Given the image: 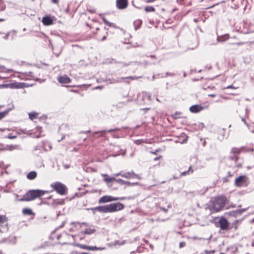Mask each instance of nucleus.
<instances>
[{
    "instance_id": "obj_47",
    "label": "nucleus",
    "mask_w": 254,
    "mask_h": 254,
    "mask_svg": "<svg viewBox=\"0 0 254 254\" xmlns=\"http://www.w3.org/2000/svg\"><path fill=\"white\" fill-rule=\"evenodd\" d=\"M215 250H211V251L205 250L204 251V253H205V254H214L215 253Z\"/></svg>"
},
{
    "instance_id": "obj_9",
    "label": "nucleus",
    "mask_w": 254,
    "mask_h": 254,
    "mask_svg": "<svg viewBox=\"0 0 254 254\" xmlns=\"http://www.w3.org/2000/svg\"><path fill=\"white\" fill-rule=\"evenodd\" d=\"M118 199H119V198H116L115 197H113V196H111L105 195V196L101 197L99 199L98 202L99 203H106V202H110L112 201L118 200Z\"/></svg>"
},
{
    "instance_id": "obj_22",
    "label": "nucleus",
    "mask_w": 254,
    "mask_h": 254,
    "mask_svg": "<svg viewBox=\"0 0 254 254\" xmlns=\"http://www.w3.org/2000/svg\"><path fill=\"white\" fill-rule=\"evenodd\" d=\"M229 38V34H225L221 36H219L217 38V40L219 42H223Z\"/></svg>"
},
{
    "instance_id": "obj_7",
    "label": "nucleus",
    "mask_w": 254,
    "mask_h": 254,
    "mask_svg": "<svg viewBox=\"0 0 254 254\" xmlns=\"http://www.w3.org/2000/svg\"><path fill=\"white\" fill-rule=\"evenodd\" d=\"M208 105H194L190 107V111L193 113H197L204 109H208Z\"/></svg>"
},
{
    "instance_id": "obj_18",
    "label": "nucleus",
    "mask_w": 254,
    "mask_h": 254,
    "mask_svg": "<svg viewBox=\"0 0 254 254\" xmlns=\"http://www.w3.org/2000/svg\"><path fill=\"white\" fill-rule=\"evenodd\" d=\"M58 80L61 83H69L70 82V78L66 75L59 77Z\"/></svg>"
},
{
    "instance_id": "obj_1",
    "label": "nucleus",
    "mask_w": 254,
    "mask_h": 254,
    "mask_svg": "<svg viewBox=\"0 0 254 254\" xmlns=\"http://www.w3.org/2000/svg\"><path fill=\"white\" fill-rule=\"evenodd\" d=\"M124 204L120 202H118L103 206H98L95 207L89 208L88 209L91 210L93 213L95 214L96 211L101 213H109L121 210L124 209Z\"/></svg>"
},
{
    "instance_id": "obj_37",
    "label": "nucleus",
    "mask_w": 254,
    "mask_h": 254,
    "mask_svg": "<svg viewBox=\"0 0 254 254\" xmlns=\"http://www.w3.org/2000/svg\"><path fill=\"white\" fill-rule=\"evenodd\" d=\"M7 218L5 215H0V223H3L7 221Z\"/></svg>"
},
{
    "instance_id": "obj_63",
    "label": "nucleus",
    "mask_w": 254,
    "mask_h": 254,
    "mask_svg": "<svg viewBox=\"0 0 254 254\" xmlns=\"http://www.w3.org/2000/svg\"><path fill=\"white\" fill-rule=\"evenodd\" d=\"M90 132V130H87V131H81V133H89Z\"/></svg>"
},
{
    "instance_id": "obj_64",
    "label": "nucleus",
    "mask_w": 254,
    "mask_h": 254,
    "mask_svg": "<svg viewBox=\"0 0 254 254\" xmlns=\"http://www.w3.org/2000/svg\"><path fill=\"white\" fill-rule=\"evenodd\" d=\"M106 35H105L103 37V38H102V39L101 40V41H104L105 40H106Z\"/></svg>"
},
{
    "instance_id": "obj_45",
    "label": "nucleus",
    "mask_w": 254,
    "mask_h": 254,
    "mask_svg": "<svg viewBox=\"0 0 254 254\" xmlns=\"http://www.w3.org/2000/svg\"><path fill=\"white\" fill-rule=\"evenodd\" d=\"M180 114H181L180 113L176 112L173 115V118L174 119H178V118H180Z\"/></svg>"
},
{
    "instance_id": "obj_32",
    "label": "nucleus",
    "mask_w": 254,
    "mask_h": 254,
    "mask_svg": "<svg viewBox=\"0 0 254 254\" xmlns=\"http://www.w3.org/2000/svg\"><path fill=\"white\" fill-rule=\"evenodd\" d=\"M231 250V254H235L238 251V248L235 246H231L227 248V250Z\"/></svg>"
},
{
    "instance_id": "obj_56",
    "label": "nucleus",
    "mask_w": 254,
    "mask_h": 254,
    "mask_svg": "<svg viewBox=\"0 0 254 254\" xmlns=\"http://www.w3.org/2000/svg\"><path fill=\"white\" fill-rule=\"evenodd\" d=\"M160 209L163 210V211L166 212L168 211V209L164 207H160Z\"/></svg>"
},
{
    "instance_id": "obj_33",
    "label": "nucleus",
    "mask_w": 254,
    "mask_h": 254,
    "mask_svg": "<svg viewBox=\"0 0 254 254\" xmlns=\"http://www.w3.org/2000/svg\"><path fill=\"white\" fill-rule=\"evenodd\" d=\"M75 245L81 249L89 250V246H87L85 245L80 244H76Z\"/></svg>"
},
{
    "instance_id": "obj_16",
    "label": "nucleus",
    "mask_w": 254,
    "mask_h": 254,
    "mask_svg": "<svg viewBox=\"0 0 254 254\" xmlns=\"http://www.w3.org/2000/svg\"><path fill=\"white\" fill-rule=\"evenodd\" d=\"M25 87H28V85L25 83H13L11 84V87L14 88H22Z\"/></svg>"
},
{
    "instance_id": "obj_52",
    "label": "nucleus",
    "mask_w": 254,
    "mask_h": 254,
    "mask_svg": "<svg viewBox=\"0 0 254 254\" xmlns=\"http://www.w3.org/2000/svg\"><path fill=\"white\" fill-rule=\"evenodd\" d=\"M9 35H10V32H8L3 37V38L4 39H8Z\"/></svg>"
},
{
    "instance_id": "obj_36",
    "label": "nucleus",
    "mask_w": 254,
    "mask_h": 254,
    "mask_svg": "<svg viewBox=\"0 0 254 254\" xmlns=\"http://www.w3.org/2000/svg\"><path fill=\"white\" fill-rule=\"evenodd\" d=\"M145 10L147 12H152L155 11V8L153 6H148L145 8Z\"/></svg>"
},
{
    "instance_id": "obj_60",
    "label": "nucleus",
    "mask_w": 254,
    "mask_h": 254,
    "mask_svg": "<svg viewBox=\"0 0 254 254\" xmlns=\"http://www.w3.org/2000/svg\"><path fill=\"white\" fill-rule=\"evenodd\" d=\"M64 167L65 169H68L69 167V165L67 164L64 165Z\"/></svg>"
},
{
    "instance_id": "obj_30",
    "label": "nucleus",
    "mask_w": 254,
    "mask_h": 254,
    "mask_svg": "<svg viewBox=\"0 0 254 254\" xmlns=\"http://www.w3.org/2000/svg\"><path fill=\"white\" fill-rule=\"evenodd\" d=\"M105 249L106 248L103 247H97L96 246H89L90 251H102Z\"/></svg>"
},
{
    "instance_id": "obj_41",
    "label": "nucleus",
    "mask_w": 254,
    "mask_h": 254,
    "mask_svg": "<svg viewBox=\"0 0 254 254\" xmlns=\"http://www.w3.org/2000/svg\"><path fill=\"white\" fill-rule=\"evenodd\" d=\"M143 95H144V96L145 97H146L148 100H149V101L151 100V96L150 93L145 92L143 93Z\"/></svg>"
},
{
    "instance_id": "obj_26",
    "label": "nucleus",
    "mask_w": 254,
    "mask_h": 254,
    "mask_svg": "<svg viewBox=\"0 0 254 254\" xmlns=\"http://www.w3.org/2000/svg\"><path fill=\"white\" fill-rule=\"evenodd\" d=\"M14 106L12 105V108H10L3 112H0V120L4 118L13 108Z\"/></svg>"
},
{
    "instance_id": "obj_51",
    "label": "nucleus",
    "mask_w": 254,
    "mask_h": 254,
    "mask_svg": "<svg viewBox=\"0 0 254 254\" xmlns=\"http://www.w3.org/2000/svg\"><path fill=\"white\" fill-rule=\"evenodd\" d=\"M134 142L136 144L139 145L142 142H143V141L141 139L136 140L134 141Z\"/></svg>"
},
{
    "instance_id": "obj_44",
    "label": "nucleus",
    "mask_w": 254,
    "mask_h": 254,
    "mask_svg": "<svg viewBox=\"0 0 254 254\" xmlns=\"http://www.w3.org/2000/svg\"><path fill=\"white\" fill-rule=\"evenodd\" d=\"M76 224H79L80 226H81V225H87V224L86 223H85V222L77 223V222H72L71 223V225H74L75 226H76Z\"/></svg>"
},
{
    "instance_id": "obj_14",
    "label": "nucleus",
    "mask_w": 254,
    "mask_h": 254,
    "mask_svg": "<svg viewBox=\"0 0 254 254\" xmlns=\"http://www.w3.org/2000/svg\"><path fill=\"white\" fill-rule=\"evenodd\" d=\"M124 77H117V78H110L107 79V81L111 84H115L117 83H120L123 81Z\"/></svg>"
},
{
    "instance_id": "obj_57",
    "label": "nucleus",
    "mask_w": 254,
    "mask_h": 254,
    "mask_svg": "<svg viewBox=\"0 0 254 254\" xmlns=\"http://www.w3.org/2000/svg\"><path fill=\"white\" fill-rule=\"evenodd\" d=\"M10 148L9 149L10 150H12V149H15L16 147V145H11L9 146Z\"/></svg>"
},
{
    "instance_id": "obj_10",
    "label": "nucleus",
    "mask_w": 254,
    "mask_h": 254,
    "mask_svg": "<svg viewBox=\"0 0 254 254\" xmlns=\"http://www.w3.org/2000/svg\"><path fill=\"white\" fill-rule=\"evenodd\" d=\"M219 224L221 229L223 230H226L228 229L229 224L226 218L221 217L219 221Z\"/></svg>"
},
{
    "instance_id": "obj_61",
    "label": "nucleus",
    "mask_w": 254,
    "mask_h": 254,
    "mask_svg": "<svg viewBox=\"0 0 254 254\" xmlns=\"http://www.w3.org/2000/svg\"><path fill=\"white\" fill-rule=\"evenodd\" d=\"M112 136L114 137V138H119V136L118 135H115L114 134H112Z\"/></svg>"
},
{
    "instance_id": "obj_39",
    "label": "nucleus",
    "mask_w": 254,
    "mask_h": 254,
    "mask_svg": "<svg viewBox=\"0 0 254 254\" xmlns=\"http://www.w3.org/2000/svg\"><path fill=\"white\" fill-rule=\"evenodd\" d=\"M5 8V4L3 2V1L1 0H0V11H3Z\"/></svg>"
},
{
    "instance_id": "obj_15",
    "label": "nucleus",
    "mask_w": 254,
    "mask_h": 254,
    "mask_svg": "<svg viewBox=\"0 0 254 254\" xmlns=\"http://www.w3.org/2000/svg\"><path fill=\"white\" fill-rule=\"evenodd\" d=\"M42 22L44 25H50L53 24V21L50 16H47L43 18Z\"/></svg>"
},
{
    "instance_id": "obj_58",
    "label": "nucleus",
    "mask_w": 254,
    "mask_h": 254,
    "mask_svg": "<svg viewBox=\"0 0 254 254\" xmlns=\"http://www.w3.org/2000/svg\"><path fill=\"white\" fill-rule=\"evenodd\" d=\"M155 0H146V3H150V2H153L154 1H155Z\"/></svg>"
},
{
    "instance_id": "obj_49",
    "label": "nucleus",
    "mask_w": 254,
    "mask_h": 254,
    "mask_svg": "<svg viewBox=\"0 0 254 254\" xmlns=\"http://www.w3.org/2000/svg\"><path fill=\"white\" fill-rule=\"evenodd\" d=\"M166 74L167 75V76H175L176 74V73H171V72H167L166 73Z\"/></svg>"
},
{
    "instance_id": "obj_28",
    "label": "nucleus",
    "mask_w": 254,
    "mask_h": 254,
    "mask_svg": "<svg viewBox=\"0 0 254 254\" xmlns=\"http://www.w3.org/2000/svg\"><path fill=\"white\" fill-rule=\"evenodd\" d=\"M102 20H103V22L106 25H108V26H109L110 27H114V28H117L116 26L115 25V24L114 23L108 21L107 20V19L106 18H105V17H102Z\"/></svg>"
},
{
    "instance_id": "obj_6",
    "label": "nucleus",
    "mask_w": 254,
    "mask_h": 254,
    "mask_svg": "<svg viewBox=\"0 0 254 254\" xmlns=\"http://www.w3.org/2000/svg\"><path fill=\"white\" fill-rule=\"evenodd\" d=\"M115 176H122L124 178H125L127 179H132V178H137L138 179H140L141 178L137 175L134 173L133 171H130L129 172L123 173V172H120L118 173L114 174Z\"/></svg>"
},
{
    "instance_id": "obj_38",
    "label": "nucleus",
    "mask_w": 254,
    "mask_h": 254,
    "mask_svg": "<svg viewBox=\"0 0 254 254\" xmlns=\"http://www.w3.org/2000/svg\"><path fill=\"white\" fill-rule=\"evenodd\" d=\"M190 172H191V173H192L193 172V170H191L190 166L189 167V169L188 170L181 173V176H185V175H188L190 173Z\"/></svg>"
},
{
    "instance_id": "obj_31",
    "label": "nucleus",
    "mask_w": 254,
    "mask_h": 254,
    "mask_svg": "<svg viewBox=\"0 0 254 254\" xmlns=\"http://www.w3.org/2000/svg\"><path fill=\"white\" fill-rule=\"evenodd\" d=\"M22 212L24 215H31L33 214L32 210L29 208H24Z\"/></svg>"
},
{
    "instance_id": "obj_5",
    "label": "nucleus",
    "mask_w": 254,
    "mask_h": 254,
    "mask_svg": "<svg viewBox=\"0 0 254 254\" xmlns=\"http://www.w3.org/2000/svg\"><path fill=\"white\" fill-rule=\"evenodd\" d=\"M249 184V179L244 175L239 176L236 179L235 181V185L238 187H247Z\"/></svg>"
},
{
    "instance_id": "obj_21",
    "label": "nucleus",
    "mask_w": 254,
    "mask_h": 254,
    "mask_svg": "<svg viewBox=\"0 0 254 254\" xmlns=\"http://www.w3.org/2000/svg\"><path fill=\"white\" fill-rule=\"evenodd\" d=\"M96 232V229L92 226L88 228H86L83 231H82V234H85L86 235H91L94 233Z\"/></svg>"
},
{
    "instance_id": "obj_3",
    "label": "nucleus",
    "mask_w": 254,
    "mask_h": 254,
    "mask_svg": "<svg viewBox=\"0 0 254 254\" xmlns=\"http://www.w3.org/2000/svg\"><path fill=\"white\" fill-rule=\"evenodd\" d=\"M227 198L224 196H219L214 198L210 210L213 212L220 211L224 207Z\"/></svg>"
},
{
    "instance_id": "obj_35",
    "label": "nucleus",
    "mask_w": 254,
    "mask_h": 254,
    "mask_svg": "<svg viewBox=\"0 0 254 254\" xmlns=\"http://www.w3.org/2000/svg\"><path fill=\"white\" fill-rule=\"evenodd\" d=\"M229 159L234 161V162H237L238 161L239 157L237 155L231 154V155L229 157Z\"/></svg>"
},
{
    "instance_id": "obj_2",
    "label": "nucleus",
    "mask_w": 254,
    "mask_h": 254,
    "mask_svg": "<svg viewBox=\"0 0 254 254\" xmlns=\"http://www.w3.org/2000/svg\"><path fill=\"white\" fill-rule=\"evenodd\" d=\"M46 191L40 190H32L28 191L19 199L21 201H29L43 196Z\"/></svg>"
},
{
    "instance_id": "obj_50",
    "label": "nucleus",
    "mask_w": 254,
    "mask_h": 254,
    "mask_svg": "<svg viewBox=\"0 0 254 254\" xmlns=\"http://www.w3.org/2000/svg\"><path fill=\"white\" fill-rule=\"evenodd\" d=\"M186 246V243L185 242H181L179 244V248H182Z\"/></svg>"
},
{
    "instance_id": "obj_12",
    "label": "nucleus",
    "mask_w": 254,
    "mask_h": 254,
    "mask_svg": "<svg viewBox=\"0 0 254 254\" xmlns=\"http://www.w3.org/2000/svg\"><path fill=\"white\" fill-rule=\"evenodd\" d=\"M117 183H118L121 186L125 185L126 187H127V186H137L138 185V183H137V182L131 183L128 181H124L121 179H118V180H117Z\"/></svg>"
},
{
    "instance_id": "obj_62",
    "label": "nucleus",
    "mask_w": 254,
    "mask_h": 254,
    "mask_svg": "<svg viewBox=\"0 0 254 254\" xmlns=\"http://www.w3.org/2000/svg\"><path fill=\"white\" fill-rule=\"evenodd\" d=\"M232 176V175L231 174V173L229 171L228 173H227V177H230Z\"/></svg>"
},
{
    "instance_id": "obj_11",
    "label": "nucleus",
    "mask_w": 254,
    "mask_h": 254,
    "mask_svg": "<svg viewBox=\"0 0 254 254\" xmlns=\"http://www.w3.org/2000/svg\"><path fill=\"white\" fill-rule=\"evenodd\" d=\"M128 4L127 0H116V6L119 9L126 8Z\"/></svg>"
},
{
    "instance_id": "obj_4",
    "label": "nucleus",
    "mask_w": 254,
    "mask_h": 254,
    "mask_svg": "<svg viewBox=\"0 0 254 254\" xmlns=\"http://www.w3.org/2000/svg\"><path fill=\"white\" fill-rule=\"evenodd\" d=\"M50 187L58 194L61 195H65L67 193V187L65 185L60 182H56L52 183L50 185Z\"/></svg>"
},
{
    "instance_id": "obj_53",
    "label": "nucleus",
    "mask_w": 254,
    "mask_h": 254,
    "mask_svg": "<svg viewBox=\"0 0 254 254\" xmlns=\"http://www.w3.org/2000/svg\"><path fill=\"white\" fill-rule=\"evenodd\" d=\"M157 76H160L161 78H165V77H167V75H166V73L165 74H157Z\"/></svg>"
},
{
    "instance_id": "obj_27",
    "label": "nucleus",
    "mask_w": 254,
    "mask_h": 254,
    "mask_svg": "<svg viewBox=\"0 0 254 254\" xmlns=\"http://www.w3.org/2000/svg\"><path fill=\"white\" fill-rule=\"evenodd\" d=\"M142 24V21L140 19H137L133 22L134 29L137 30L138 29Z\"/></svg>"
},
{
    "instance_id": "obj_54",
    "label": "nucleus",
    "mask_w": 254,
    "mask_h": 254,
    "mask_svg": "<svg viewBox=\"0 0 254 254\" xmlns=\"http://www.w3.org/2000/svg\"><path fill=\"white\" fill-rule=\"evenodd\" d=\"M234 44L237 45L238 46H241V45H243L244 44V42H237L236 43H234Z\"/></svg>"
},
{
    "instance_id": "obj_34",
    "label": "nucleus",
    "mask_w": 254,
    "mask_h": 254,
    "mask_svg": "<svg viewBox=\"0 0 254 254\" xmlns=\"http://www.w3.org/2000/svg\"><path fill=\"white\" fill-rule=\"evenodd\" d=\"M29 117L31 120H34L38 116V113L36 112H32L29 113Z\"/></svg>"
},
{
    "instance_id": "obj_42",
    "label": "nucleus",
    "mask_w": 254,
    "mask_h": 254,
    "mask_svg": "<svg viewBox=\"0 0 254 254\" xmlns=\"http://www.w3.org/2000/svg\"><path fill=\"white\" fill-rule=\"evenodd\" d=\"M124 78V79H130V80H136V79H138L139 78V77L130 76L125 77Z\"/></svg>"
},
{
    "instance_id": "obj_40",
    "label": "nucleus",
    "mask_w": 254,
    "mask_h": 254,
    "mask_svg": "<svg viewBox=\"0 0 254 254\" xmlns=\"http://www.w3.org/2000/svg\"><path fill=\"white\" fill-rule=\"evenodd\" d=\"M8 230V228L7 227V225L6 224L5 225H4L1 229H0V232H7Z\"/></svg>"
},
{
    "instance_id": "obj_13",
    "label": "nucleus",
    "mask_w": 254,
    "mask_h": 254,
    "mask_svg": "<svg viewBox=\"0 0 254 254\" xmlns=\"http://www.w3.org/2000/svg\"><path fill=\"white\" fill-rule=\"evenodd\" d=\"M84 235L85 234H82V231L80 232L79 234H78L76 236H74L73 235L68 234L67 233H65V237L66 238L70 240L72 239L74 240L75 237H77L80 240H82L84 239Z\"/></svg>"
},
{
    "instance_id": "obj_24",
    "label": "nucleus",
    "mask_w": 254,
    "mask_h": 254,
    "mask_svg": "<svg viewBox=\"0 0 254 254\" xmlns=\"http://www.w3.org/2000/svg\"><path fill=\"white\" fill-rule=\"evenodd\" d=\"M104 176L106 177L104 178V181L106 182L107 183H110L113 181H116L117 182V180L118 179H116L114 177H108V175L107 174H104Z\"/></svg>"
},
{
    "instance_id": "obj_19",
    "label": "nucleus",
    "mask_w": 254,
    "mask_h": 254,
    "mask_svg": "<svg viewBox=\"0 0 254 254\" xmlns=\"http://www.w3.org/2000/svg\"><path fill=\"white\" fill-rule=\"evenodd\" d=\"M44 148L43 144H37L34 147L33 152L35 154L41 153Z\"/></svg>"
},
{
    "instance_id": "obj_25",
    "label": "nucleus",
    "mask_w": 254,
    "mask_h": 254,
    "mask_svg": "<svg viewBox=\"0 0 254 254\" xmlns=\"http://www.w3.org/2000/svg\"><path fill=\"white\" fill-rule=\"evenodd\" d=\"M243 148H237V147H233L231 149V154H233L234 155H238L240 153V152L242 151V149Z\"/></svg>"
},
{
    "instance_id": "obj_29",
    "label": "nucleus",
    "mask_w": 254,
    "mask_h": 254,
    "mask_svg": "<svg viewBox=\"0 0 254 254\" xmlns=\"http://www.w3.org/2000/svg\"><path fill=\"white\" fill-rule=\"evenodd\" d=\"M111 63L120 64H122V67H125L131 64V62H130L128 63H126L122 62H116L114 59H113L112 61L111 62Z\"/></svg>"
},
{
    "instance_id": "obj_17",
    "label": "nucleus",
    "mask_w": 254,
    "mask_h": 254,
    "mask_svg": "<svg viewBox=\"0 0 254 254\" xmlns=\"http://www.w3.org/2000/svg\"><path fill=\"white\" fill-rule=\"evenodd\" d=\"M248 209L247 208H243L241 209H238L236 210H233L230 212V214L233 216H237L239 215H241L244 212H245Z\"/></svg>"
},
{
    "instance_id": "obj_55",
    "label": "nucleus",
    "mask_w": 254,
    "mask_h": 254,
    "mask_svg": "<svg viewBox=\"0 0 254 254\" xmlns=\"http://www.w3.org/2000/svg\"><path fill=\"white\" fill-rule=\"evenodd\" d=\"M242 121L244 123V124L249 127V124L246 122V120L245 119H244L243 118H242Z\"/></svg>"
},
{
    "instance_id": "obj_20",
    "label": "nucleus",
    "mask_w": 254,
    "mask_h": 254,
    "mask_svg": "<svg viewBox=\"0 0 254 254\" xmlns=\"http://www.w3.org/2000/svg\"><path fill=\"white\" fill-rule=\"evenodd\" d=\"M33 73L31 71L25 73H20V75L18 76V77L21 79L23 80H27L28 78L27 76L34 77L32 75Z\"/></svg>"
},
{
    "instance_id": "obj_59",
    "label": "nucleus",
    "mask_w": 254,
    "mask_h": 254,
    "mask_svg": "<svg viewBox=\"0 0 254 254\" xmlns=\"http://www.w3.org/2000/svg\"><path fill=\"white\" fill-rule=\"evenodd\" d=\"M52 2L53 3L57 4L59 2V0H52Z\"/></svg>"
},
{
    "instance_id": "obj_43",
    "label": "nucleus",
    "mask_w": 254,
    "mask_h": 254,
    "mask_svg": "<svg viewBox=\"0 0 254 254\" xmlns=\"http://www.w3.org/2000/svg\"><path fill=\"white\" fill-rule=\"evenodd\" d=\"M235 164V167H236L237 168H241L242 166V163L241 162H238V161L237 162H234Z\"/></svg>"
},
{
    "instance_id": "obj_46",
    "label": "nucleus",
    "mask_w": 254,
    "mask_h": 254,
    "mask_svg": "<svg viewBox=\"0 0 254 254\" xmlns=\"http://www.w3.org/2000/svg\"><path fill=\"white\" fill-rule=\"evenodd\" d=\"M119 198V199L118 200H124V199H133V197H132L131 196H129V197H118Z\"/></svg>"
},
{
    "instance_id": "obj_23",
    "label": "nucleus",
    "mask_w": 254,
    "mask_h": 254,
    "mask_svg": "<svg viewBox=\"0 0 254 254\" xmlns=\"http://www.w3.org/2000/svg\"><path fill=\"white\" fill-rule=\"evenodd\" d=\"M37 175V173L35 171H31L27 174L26 177L28 180H32L36 178Z\"/></svg>"
},
{
    "instance_id": "obj_8",
    "label": "nucleus",
    "mask_w": 254,
    "mask_h": 254,
    "mask_svg": "<svg viewBox=\"0 0 254 254\" xmlns=\"http://www.w3.org/2000/svg\"><path fill=\"white\" fill-rule=\"evenodd\" d=\"M121 130V128H118V127H116V128H114L113 129H108V130H102L101 131H95V132H94L92 134V137H96L95 135L97 134H100L99 135V136H104V134L106 132H114V131H119V130Z\"/></svg>"
},
{
    "instance_id": "obj_48",
    "label": "nucleus",
    "mask_w": 254,
    "mask_h": 254,
    "mask_svg": "<svg viewBox=\"0 0 254 254\" xmlns=\"http://www.w3.org/2000/svg\"><path fill=\"white\" fill-rule=\"evenodd\" d=\"M6 137L9 139H14L16 138L17 136L16 135H12L11 134H8Z\"/></svg>"
}]
</instances>
